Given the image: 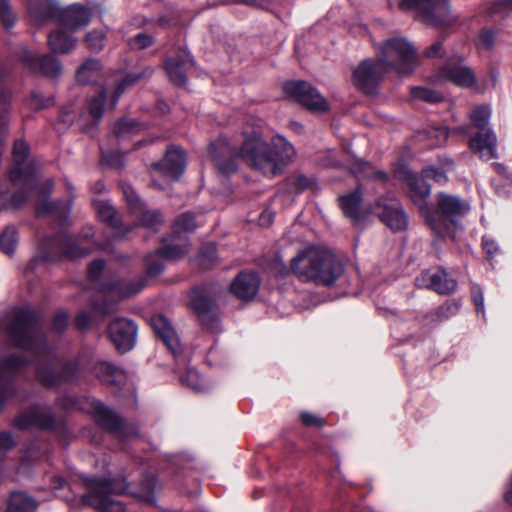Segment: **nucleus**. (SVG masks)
<instances>
[{
  "label": "nucleus",
  "instance_id": "c03bdc74",
  "mask_svg": "<svg viewBox=\"0 0 512 512\" xmlns=\"http://www.w3.org/2000/svg\"><path fill=\"white\" fill-rule=\"evenodd\" d=\"M459 307H460V304L458 301H456L454 299L447 300L446 302H444V304H442L435 310V312L433 313V316L436 321H444V320L456 315L457 312L459 311Z\"/></svg>",
  "mask_w": 512,
  "mask_h": 512
},
{
  "label": "nucleus",
  "instance_id": "c9c22d12",
  "mask_svg": "<svg viewBox=\"0 0 512 512\" xmlns=\"http://www.w3.org/2000/svg\"><path fill=\"white\" fill-rule=\"evenodd\" d=\"M18 240L16 227L7 226L0 234V251L6 255H12L15 252Z\"/></svg>",
  "mask_w": 512,
  "mask_h": 512
},
{
  "label": "nucleus",
  "instance_id": "39448f33",
  "mask_svg": "<svg viewBox=\"0 0 512 512\" xmlns=\"http://www.w3.org/2000/svg\"><path fill=\"white\" fill-rule=\"evenodd\" d=\"M377 56L389 71L410 74L419 63L413 45L403 37L389 38L376 46Z\"/></svg>",
  "mask_w": 512,
  "mask_h": 512
},
{
  "label": "nucleus",
  "instance_id": "2eb2a0df",
  "mask_svg": "<svg viewBox=\"0 0 512 512\" xmlns=\"http://www.w3.org/2000/svg\"><path fill=\"white\" fill-rule=\"evenodd\" d=\"M374 213L394 231L403 230L408 225L407 215L395 198L379 200L374 207Z\"/></svg>",
  "mask_w": 512,
  "mask_h": 512
},
{
  "label": "nucleus",
  "instance_id": "13d9d810",
  "mask_svg": "<svg viewBox=\"0 0 512 512\" xmlns=\"http://www.w3.org/2000/svg\"><path fill=\"white\" fill-rule=\"evenodd\" d=\"M61 202H53L43 199L37 203L36 212L38 215L60 211Z\"/></svg>",
  "mask_w": 512,
  "mask_h": 512
},
{
  "label": "nucleus",
  "instance_id": "b1692460",
  "mask_svg": "<svg viewBox=\"0 0 512 512\" xmlns=\"http://www.w3.org/2000/svg\"><path fill=\"white\" fill-rule=\"evenodd\" d=\"M146 285V279L139 277L131 281H113L102 287V292L115 299H125L138 294Z\"/></svg>",
  "mask_w": 512,
  "mask_h": 512
},
{
  "label": "nucleus",
  "instance_id": "09e8293b",
  "mask_svg": "<svg viewBox=\"0 0 512 512\" xmlns=\"http://www.w3.org/2000/svg\"><path fill=\"white\" fill-rule=\"evenodd\" d=\"M491 116V110L488 106L482 105L476 107L472 113H471V122L472 124L481 129V131H484V127L489 122Z\"/></svg>",
  "mask_w": 512,
  "mask_h": 512
},
{
  "label": "nucleus",
  "instance_id": "bf43d9fd",
  "mask_svg": "<svg viewBox=\"0 0 512 512\" xmlns=\"http://www.w3.org/2000/svg\"><path fill=\"white\" fill-rule=\"evenodd\" d=\"M495 41V34L490 30H484L480 33L477 40L479 49H490Z\"/></svg>",
  "mask_w": 512,
  "mask_h": 512
},
{
  "label": "nucleus",
  "instance_id": "dca6fc26",
  "mask_svg": "<svg viewBox=\"0 0 512 512\" xmlns=\"http://www.w3.org/2000/svg\"><path fill=\"white\" fill-rule=\"evenodd\" d=\"M189 305L208 329H216L218 322L212 313L213 299L204 287L193 289L189 296Z\"/></svg>",
  "mask_w": 512,
  "mask_h": 512
},
{
  "label": "nucleus",
  "instance_id": "4468645a",
  "mask_svg": "<svg viewBox=\"0 0 512 512\" xmlns=\"http://www.w3.org/2000/svg\"><path fill=\"white\" fill-rule=\"evenodd\" d=\"M92 410L95 421L104 429L117 435V437L125 438L136 435L133 427L124 424L122 419L102 402L93 401Z\"/></svg>",
  "mask_w": 512,
  "mask_h": 512
},
{
  "label": "nucleus",
  "instance_id": "864d4df0",
  "mask_svg": "<svg viewBox=\"0 0 512 512\" xmlns=\"http://www.w3.org/2000/svg\"><path fill=\"white\" fill-rule=\"evenodd\" d=\"M421 175L426 180H434L438 184H445L448 181L446 171L443 168H438L435 166L425 167L422 170Z\"/></svg>",
  "mask_w": 512,
  "mask_h": 512
},
{
  "label": "nucleus",
  "instance_id": "393cba45",
  "mask_svg": "<svg viewBox=\"0 0 512 512\" xmlns=\"http://www.w3.org/2000/svg\"><path fill=\"white\" fill-rule=\"evenodd\" d=\"M60 18L66 28L77 30L90 23L91 11L83 5L73 4L62 11Z\"/></svg>",
  "mask_w": 512,
  "mask_h": 512
},
{
  "label": "nucleus",
  "instance_id": "69168bd1",
  "mask_svg": "<svg viewBox=\"0 0 512 512\" xmlns=\"http://www.w3.org/2000/svg\"><path fill=\"white\" fill-rule=\"evenodd\" d=\"M442 50V41L438 40L425 50L424 56L427 58L440 57L442 56Z\"/></svg>",
  "mask_w": 512,
  "mask_h": 512
},
{
  "label": "nucleus",
  "instance_id": "49530a36",
  "mask_svg": "<svg viewBox=\"0 0 512 512\" xmlns=\"http://www.w3.org/2000/svg\"><path fill=\"white\" fill-rule=\"evenodd\" d=\"M106 33L103 30H92L85 36L87 48L93 52H99L104 48Z\"/></svg>",
  "mask_w": 512,
  "mask_h": 512
},
{
  "label": "nucleus",
  "instance_id": "338daca9",
  "mask_svg": "<svg viewBox=\"0 0 512 512\" xmlns=\"http://www.w3.org/2000/svg\"><path fill=\"white\" fill-rule=\"evenodd\" d=\"M14 446V440L9 432L0 433V452L7 451Z\"/></svg>",
  "mask_w": 512,
  "mask_h": 512
},
{
  "label": "nucleus",
  "instance_id": "052dcab7",
  "mask_svg": "<svg viewBox=\"0 0 512 512\" xmlns=\"http://www.w3.org/2000/svg\"><path fill=\"white\" fill-rule=\"evenodd\" d=\"M68 321V314L65 311L57 312L53 319V330L62 333L67 328Z\"/></svg>",
  "mask_w": 512,
  "mask_h": 512
},
{
  "label": "nucleus",
  "instance_id": "f03ea898",
  "mask_svg": "<svg viewBox=\"0 0 512 512\" xmlns=\"http://www.w3.org/2000/svg\"><path fill=\"white\" fill-rule=\"evenodd\" d=\"M289 271L304 281L331 286L343 274L344 267L330 251L308 247L292 258L289 269L283 265V270L279 272L284 276Z\"/></svg>",
  "mask_w": 512,
  "mask_h": 512
},
{
  "label": "nucleus",
  "instance_id": "79ce46f5",
  "mask_svg": "<svg viewBox=\"0 0 512 512\" xmlns=\"http://www.w3.org/2000/svg\"><path fill=\"white\" fill-rule=\"evenodd\" d=\"M164 255L158 249L146 257V274L148 276H157L164 270Z\"/></svg>",
  "mask_w": 512,
  "mask_h": 512
},
{
  "label": "nucleus",
  "instance_id": "a18cd8bd",
  "mask_svg": "<svg viewBox=\"0 0 512 512\" xmlns=\"http://www.w3.org/2000/svg\"><path fill=\"white\" fill-rule=\"evenodd\" d=\"M217 262L216 247L213 244L206 245L202 248L197 264L202 269H209Z\"/></svg>",
  "mask_w": 512,
  "mask_h": 512
},
{
  "label": "nucleus",
  "instance_id": "5701e85b",
  "mask_svg": "<svg viewBox=\"0 0 512 512\" xmlns=\"http://www.w3.org/2000/svg\"><path fill=\"white\" fill-rule=\"evenodd\" d=\"M260 278L255 272H241L230 285L231 292L241 300H251L258 293Z\"/></svg>",
  "mask_w": 512,
  "mask_h": 512
},
{
  "label": "nucleus",
  "instance_id": "8fccbe9b",
  "mask_svg": "<svg viewBox=\"0 0 512 512\" xmlns=\"http://www.w3.org/2000/svg\"><path fill=\"white\" fill-rule=\"evenodd\" d=\"M164 255L165 259L177 260L183 257L189 251V244H169L159 249Z\"/></svg>",
  "mask_w": 512,
  "mask_h": 512
},
{
  "label": "nucleus",
  "instance_id": "473e14b6",
  "mask_svg": "<svg viewBox=\"0 0 512 512\" xmlns=\"http://www.w3.org/2000/svg\"><path fill=\"white\" fill-rule=\"evenodd\" d=\"M37 507L38 503L34 498L24 492H13L6 512H35Z\"/></svg>",
  "mask_w": 512,
  "mask_h": 512
},
{
  "label": "nucleus",
  "instance_id": "c756f323",
  "mask_svg": "<svg viewBox=\"0 0 512 512\" xmlns=\"http://www.w3.org/2000/svg\"><path fill=\"white\" fill-rule=\"evenodd\" d=\"M342 211L345 216L354 223H359L363 219L361 211L362 193L359 189L339 198Z\"/></svg>",
  "mask_w": 512,
  "mask_h": 512
},
{
  "label": "nucleus",
  "instance_id": "bb28decb",
  "mask_svg": "<svg viewBox=\"0 0 512 512\" xmlns=\"http://www.w3.org/2000/svg\"><path fill=\"white\" fill-rule=\"evenodd\" d=\"M151 326L172 353L176 354L180 346L179 339L169 320L163 315H155L151 319Z\"/></svg>",
  "mask_w": 512,
  "mask_h": 512
},
{
  "label": "nucleus",
  "instance_id": "ea45409f",
  "mask_svg": "<svg viewBox=\"0 0 512 512\" xmlns=\"http://www.w3.org/2000/svg\"><path fill=\"white\" fill-rule=\"evenodd\" d=\"M152 74L151 70H147L143 73H131L128 74L117 86L116 91L114 92L112 98L110 107L113 109L116 106V103L118 102L120 96L122 93L130 86H132L135 82H137L140 78L144 77L146 75Z\"/></svg>",
  "mask_w": 512,
  "mask_h": 512
},
{
  "label": "nucleus",
  "instance_id": "0eeeda50",
  "mask_svg": "<svg viewBox=\"0 0 512 512\" xmlns=\"http://www.w3.org/2000/svg\"><path fill=\"white\" fill-rule=\"evenodd\" d=\"M403 11H414L422 22L432 26H450L457 21L448 0H399Z\"/></svg>",
  "mask_w": 512,
  "mask_h": 512
},
{
  "label": "nucleus",
  "instance_id": "f8f14e48",
  "mask_svg": "<svg viewBox=\"0 0 512 512\" xmlns=\"http://www.w3.org/2000/svg\"><path fill=\"white\" fill-rule=\"evenodd\" d=\"M29 148L25 141L16 140L13 146V168L9 172V179L13 185L24 183L32 186L36 183V172L30 163H26Z\"/></svg>",
  "mask_w": 512,
  "mask_h": 512
},
{
  "label": "nucleus",
  "instance_id": "4d7b16f0",
  "mask_svg": "<svg viewBox=\"0 0 512 512\" xmlns=\"http://www.w3.org/2000/svg\"><path fill=\"white\" fill-rule=\"evenodd\" d=\"M9 100L10 95L2 92L0 95V135H4L7 130L5 115L8 112Z\"/></svg>",
  "mask_w": 512,
  "mask_h": 512
},
{
  "label": "nucleus",
  "instance_id": "6e6d98bb",
  "mask_svg": "<svg viewBox=\"0 0 512 512\" xmlns=\"http://www.w3.org/2000/svg\"><path fill=\"white\" fill-rule=\"evenodd\" d=\"M14 15L7 0H0V21L6 28L14 24Z\"/></svg>",
  "mask_w": 512,
  "mask_h": 512
},
{
  "label": "nucleus",
  "instance_id": "f704fd0d",
  "mask_svg": "<svg viewBox=\"0 0 512 512\" xmlns=\"http://www.w3.org/2000/svg\"><path fill=\"white\" fill-rule=\"evenodd\" d=\"M99 69V61L89 58L78 68L76 79L81 84H89L96 79Z\"/></svg>",
  "mask_w": 512,
  "mask_h": 512
},
{
  "label": "nucleus",
  "instance_id": "72a5a7b5",
  "mask_svg": "<svg viewBox=\"0 0 512 512\" xmlns=\"http://www.w3.org/2000/svg\"><path fill=\"white\" fill-rule=\"evenodd\" d=\"M105 98L106 92L102 89L87 102V112L82 115L83 118L86 117V115L90 118V122L87 126L95 127L99 123L104 111L103 105Z\"/></svg>",
  "mask_w": 512,
  "mask_h": 512
},
{
  "label": "nucleus",
  "instance_id": "f3484780",
  "mask_svg": "<svg viewBox=\"0 0 512 512\" xmlns=\"http://www.w3.org/2000/svg\"><path fill=\"white\" fill-rule=\"evenodd\" d=\"M419 288H427L441 295L453 293L457 288V282L444 270L423 271L415 279Z\"/></svg>",
  "mask_w": 512,
  "mask_h": 512
},
{
  "label": "nucleus",
  "instance_id": "7c9ffc66",
  "mask_svg": "<svg viewBox=\"0 0 512 512\" xmlns=\"http://www.w3.org/2000/svg\"><path fill=\"white\" fill-rule=\"evenodd\" d=\"M95 376L103 383L119 385L124 379L121 369L106 361H97L93 366Z\"/></svg>",
  "mask_w": 512,
  "mask_h": 512
},
{
  "label": "nucleus",
  "instance_id": "412c9836",
  "mask_svg": "<svg viewBox=\"0 0 512 512\" xmlns=\"http://www.w3.org/2000/svg\"><path fill=\"white\" fill-rule=\"evenodd\" d=\"M194 66V61L186 49H180L176 58H168L164 68L170 81L176 85L186 83V72Z\"/></svg>",
  "mask_w": 512,
  "mask_h": 512
},
{
  "label": "nucleus",
  "instance_id": "1a4fd4ad",
  "mask_svg": "<svg viewBox=\"0 0 512 512\" xmlns=\"http://www.w3.org/2000/svg\"><path fill=\"white\" fill-rule=\"evenodd\" d=\"M82 358L68 360L62 364L39 361L35 367L36 380L47 388L57 387L72 380L83 366Z\"/></svg>",
  "mask_w": 512,
  "mask_h": 512
},
{
  "label": "nucleus",
  "instance_id": "f257e3e1",
  "mask_svg": "<svg viewBox=\"0 0 512 512\" xmlns=\"http://www.w3.org/2000/svg\"><path fill=\"white\" fill-rule=\"evenodd\" d=\"M242 136L239 148L231 145L224 137L210 144L209 156L221 173H234L237 170V158H240L252 169L273 177L280 174L296 155L293 145L280 135L267 142L263 138L260 124H247Z\"/></svg>",
  "mask_w": 512,
  "mask_h": 512
},
{
  "label": "nucleus",
  "instance_id": "c85d7f7f",
  "mask_svg": "<svg viewBox=\"0 0 512 512\" xmlns=\"http://www.w3.org/2000/svg\"><path fill=\"white\" fill-rule=\"evenodd\" d=\"M470 148L488 161L496 156V135L490 129L480 131L469 141Z\"/></svg>",
  "mask_w": 512,
  "mask_h": 512
},
{
  "label": "nucleus",
  "instance_id": "6e6552de",
  "mask_svg": "<svg viewBox=\"0 0 512 512\" xmlns=\"http://www.w3.org/2000/svg\"><path fill=\"white\" fill-rule=\"evenodd\" d=\"M88 487L90 492L84 497L87 505L101 512H124V505L110 495L124 492L126 486H118L109 479L92 478L88 480Z\"/></svg>",
  "mask_w": 512,
  "mask_h": 512
},
{
  "label": "nucleus",
  "instance_id": "e2e57ef3",
  "mask_svg": "<svg viewBox=\"0 0 512 512\" xmlns=\"http://www.w3.org/2000/svg\"><path fill=\"white\" fill-rule=\"evenodd\" d=\"M472 298L476 307L477 313L485 315L484 311V295L482 290L478 286H474L472 289Z\"/></svg>",
  "mask_w": 512,
  "mask_h": 512
},
{
  "label": "nucleus",
  "instance_id": "774afa93",
  "mask_svg": "<svg viewBox=\"0 0 512 512\" xmlns=\"http://www.w3.org/2000/svg\"><path fill=\"white\" fill-rule=\"evenodd\" d=\"M508 9H512V0H498L491 7V14L501 13Z\"/></svg>",
  "mask_w": 512,
  "mask_h": 512
},
{
  "label": "nucleus",
  "instance_id": "9b49d317",
  "mask_svg": "<svg viewBox=\"0 0 512 512\" xmlns=\"http://www.w3.org/2000/svg\"><path fill=\"white\" fill-rule=\"evenodd\" d=\"M285 94L305 108L315 112L328 110V102L311 84L305 81H289L283 86Z\"/></svg>",
  "mask_w": 512,
  "mask_h": 512
},
{
  "label": "nucleus",
  "instance_id": "a211bd4d",
  "mask_svg": "<svg viewBox=\"0 0 512 512\" xmlns=\"http://www.w3.org/2000/svg\"><path fill=\"white\" fill-rule=\"evenodd\" d=\"M22 62L33 72L40 73L55 78L62 72L60 62L52 55L38 56L32 51L23 50L21 53Z\"/></svg>",
  "mask_w": 512,
  "mask_h": 512
},
{
  "label": "nucleus",
  "instance_id": "3c124183",
  "mask_svg": "<svg viewBox=\"0 0 512 512\" xmlns=\"http://www.w3.org/2000/svg\"><path fill=\"white\" fill-rule=\"evenodd\" d=\"M154 43L152 35L147 33H138L134 37L127 40L128 46L133 50H143L150 47Z\"/></svg>",
  "mask_w": 512,
  "mask_h": 512
},
{
  "label": "nucleus",
  "instance_id": "7ed1b4c3",
  "mask_svg": "<svg viewBox=\"0 0 512 512\" xmlns=\"http://www.w3.org/2000/svg\"><path fill=\"white\" fill-rule=\"evenodd\" d=\"M9 346L37 356L47 350V343L38 326L37 313L30 308H16L1 327Z\"/></svg>",
  "mask_w": 512,
  "mask_h": 512
},
{
  "label": "nucleus",
  "instance_id": "e433bc0d",
  "mask_svg": "<svg viewBox=\"0 0 512 512\" xmlns=\"http://www.w3.org/2000/svg\"><path fill=\"white\" fill-rule=\"evenodd\" d=\"M350 170L356 177H377L381 180L386 179L385 172L375 171L370 163L362 159H355L350 165Z\"/></svg>",
  "mask_w": 512,
  "mask_h": 512
},
{
  "label": "nucleus",
  "instance_id": "cd10ccee",
  "mask_svg": "<svg viewBox=\"0 0 512 512\" xmlns=\"http://www.w3.org/2000/svg\"><path fill=\"white\" fill-rule=\"evenodd\" d=\"M407 182L409 187L408 193L411 200L426 217L427 213L430 211L426 204V199L431 193L430 185L422 175L421 177L409 176Z\"/></svg>",
  "mask_w": 512,
  "mask_h": 512
},
{
  "label": "nucleus",
  "instance_id": "680f3d73",
  "mask_svg": "<svg viewBox=\"0 0 512 512\" xmlns=\"http://www.w3.org/2000/svg\"><path fill=\"white\" fill-rule=\"evenodd\" d=\"M105 263L101 259H97L93 261L88 268V277L89 279L94 282L99 279L103 269H104Z\"/></svg>",
  "mask_w": 512,
  "mask_h": 512
},
{
  "label": "nucleus",
  "instance_id": "58836bf2",
  "mask_svg": "<svg viewBox=\"0 0 512 512\" xmlns=\"http://www.w3.org/2000/svg\"><path fill=\"white\" fill-rule=\"evenodd\" d=\"M419 138L427 140L430 147H437L446 142L448 131L445 127H432L421 132Z\"/></svg>",
  "mask_w": 512,
  "mask_h": 512
},
{
  "label": "nucleus",
  "instance_id": "20e7f679",
  "mask_svg": "<svg viewBox=\"0 0 512 512\" xmlns=\"http://www.w3.org/2000/svg\"><path fill=\"white\" fill-rule=\"evenodd\" d=\"M469 202L456 195L441 192L437 194V211H429L426 222L438 238L455 239L459 228V219L468 214Z\"/></svg>",
  "mask_w": 512,
  "mask_h": 512
},
{
  "label": "nucleus",
  "instance_id": "a878e982",
  "mask_svg": "<svg viewBox=\"0 0 512 512\" xmlns=\"http://www.w3.org/2000/svg\"><path fill=\"white\" fill-rule=\"evenodd\" d=\"M440 78L464 88L471 87L476 81L473 71L464 65H445L440 71Z\"/></svg>",
  "mask_w": 512,
  "mask_h": 512
},
{
  "label": "nucleus",
  "instance_id": "aec40b11",
  "mask_svg": "<svg viewBox=\"0 0 512 512\" xmlns=\"http://www.w3.org/2000/svg\"><path fill=\"white\" fill-rule=\"evenodd\" d=\"M124 195L128 205L135 213H137L142 225L154 231L158 230L163 223L162 214L157 210H145L140 199L132 188L128 187L124 189Z\"/></svg>",
  "mask_w": 512,
  "mask_h": 512
},
{
  "label": "nucleus",
  "instance_id": "a19ab883",
  "mask_svg": "<svg viewBox=\"0 0 512 512\" xmlns=\"http://www.w3.org/2000/svg\"><path fill=\"white\" fill-rule=\"evenodd\" d=\"M199 224V221H197L196 216L193 213L186 212L176 218L173 230L175 234H180L181 232H192Z\"/></svg>",
  "mask_w": 512,
  "mask_h": 512
},
{
  "label": "nucleus",
  "instance_id": "0e129e2a",
  "mask_svg": "<svg viewBox=\"0 0 512 512\" xmlns=\"http://www.w3.org/2000/svg\"><path fill=\"white\" fill-rule=\"evenodd\" d=\"M482 246L484 251L490 258L498 251L497 243L487 236H484L482 238Z\"/></svg>",
  "mask_w": 512,
  "mask_h": 512
},
{
  "label": "nucleus",
  "instance_id": "6ab92c4d",
  "mask_svg": "<svg viewBox=\"0 0 512 512\" xmlns=\"http://www.w3.org/2000/svg\"><path fill=\"white\" fill-rule=\"evenodd\" d=\"M153 167L165 176L178 180L186 169V157L182 149L172 147L167 150L164 158Z\"/></svg>",
  "mask_w": 512,
  "mask_h": 512
},
{
  "label": "nucleus",
  "instance_id": "37998d69",
  "mask_svg": "<svg viewBox=\"0 0 512 512\" xmlns=\"http://www.w3.org/2000/svg\"><path fill=\"white\" fill-rule=\"evenodd\" d=\"M180 380L183 385L190 387L196 392H202L206 389L205 383L198 371L193 368H189L186 373L181 376Z\"/></svg>",
  "mask_w": 512,
  "mask_h": 512
},
{
  "label": "nucleus",
  "instance_id": "603ef678",
  "mask_svg": "<svg viewBox=\"0 0 512 512\" xmlns=\"http://www.w3.org/2000/svg\"><path fill=\"white\" fill-rule=\"evenodd\" d=\"M139 123L135 119L125 118L120 120L115 126V133L117 137H124L130 133L139 130Z\"/></svg>",
  "mask_w": 512,
  "mask_h": 512
},
{
  "label": "nucleus",
  "instance_id": "de8ad7c7",
  "mask_svg": "<svg viewBox=\"0 0 512 512\" xmlns=\"http://www.w3.org/2000/svg\"><path fill=\"white\" fill-rule=\"evenodd\" d=\"M411 95L415 99L423 100L429 103H437L443 99L441 93L426 87L411 88Z\"/></svg>",
  "mask_w": 512,
  "mask_h": 512
},
{
  "label": "nucleus",
  "instance_id": "2f4dec72",
  "mask_svg": "<svg viewBox=\"0 0 512 512\" xmlns=\"http://www.w3.org/2000/svg\"><path fill=\"white\" fill-rule=\"evenodd\" d=\"M48 45L54 53L68 54L75 49L77 40L62 30H55L48 36Z\"/></svg>",
  "mask_w": 512,
  "mask_h": 512
},
{
  "label": "nucleus",
  "instance_id": "4be33fe9",
  "mask_svg": "<svg viewBox=\"0 0 512 512\" xmlns=\"http://www.w3.org/2000/svg\"><path fill=\"white\" fill-rule=\"evenodd\" d=\"M14 423L15 426L20 429H26L29 427L51 429L55 424V419L47 409L32 407L18 416Z\"/></svg>",
  "mask_w": 512,
  "mask_h": 512
},
{
  "label": "nucleus",
  "instance_id": "ddd939ff",
  "mask_svg": "<svg viewBox=\"0 0 512 512\" xmlns=\"http://www.w3.org/2000/svg\"><path fill=\"white\" fill-rule=\"evenodd\" d=\"M108 334L116 349L124 353L136 343L137 326L127 318H117L109 324Z\"/></svg>",
  "mask_w": 512,
  "mask_h": 512
},
{
  "label": "nucleus",
  "instance_id": "4c0bfd02",
  "mask_svg": "<svg viewBox=\"0 0 512 512\" xmlns=\"http://www.w3.org/2000/svg\"><path fill=\"white\" fill-rule=\"evenodd\" d=\"M95 209L97 211L98 217L103 221L109 224L112 227H117L120 225V218L115 211L114 207L108 202H95Z\"/></svg>",
  "mask_w": 512,
  "mask_h": 512
},
{
  "label": "nucleus",
  "instance_id": "423d86ee",
  "mask_svg": "<svg viewBox=\"0 0 512 512\" xmlns=\"http://www.w3.org/2000/svg\"><path fill=\"white\" fill-rule=\"evenodd\" d=\"M90 250L80 247L70 236L61 233L45 238L37 255L31 260L29 268L34 270L41 263H52L62 259H78L89 254Z\"/></svg>",
  "mask_w": 512,
  "mask_h": 512
},
{
  "label": "nucleus",
  "instance_id": "9d476101",
  "mask_svg": "<svg viewBox=\"0 0 512 512\" xmlns=\"http://www.w3.org/2000/svg\"><path fill=\"white\" fill-rule=\"evenodd\" d=\"M389 72L380 58L363 60L353 72L354 84L364 93L372 94Z\"/></svg>",
  "mask_w": 512,
  "mask_h": 512
},
{
  "label": "nucleus",
  "instance_id": "5fc2aeb1",
  "mask_svg": "<svg viewBox=\"0 0 512 512\" xmlns=\"http://www.w3.org/2000/svg\"><path fill=\"white\" fill-rule=\"evenodd\" d=\"M53 97L44 96L39 92L32 93L30 97V106L35 110L47 108L53 104Z\"/></svg>",
  "mask_w": 512,
  "mask_h": 512
}]
</instances>
